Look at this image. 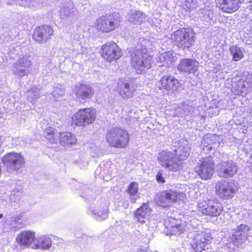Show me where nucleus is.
<instances>
[{
    "mask_svg": "<svg viewBox=\"0 0 252 252\" xmlns=\"http://www.w3.org/2000/svg\"><path fill=\"white\" fill-rule=\"evenodd\" d=\"M218 175L222 178H230L237 172L236 163L230 159H223L217 165Z\"/></svg>",
    "mask_w": 252,
    "mask_h": 252,
    "instance_id": "9b49d317",
    "label": "nucleus"
},
{
    "mask_svg": "<svg viewBox=\"0 0 252 252\" xmlns=\"http://www.w3.org/2000/svg\"><path fill=\"white\" fill-rule=\"evenodd\" d=\"M18 3L24 7H32L34 6V2L31 0H20Z\"/></svg>",
    "mask_w": 252,
    "mask_h": 252,
    "instance_id": "37998d69",
    "label": "nucleus"
},
{
    "mask_svg": "<svg viewBox=\"0 0 252 252\" xmlns=\"http://www.w3.org/2000/svg\"><path fill=\"white\" fill-rule=\"evenodd\" d=\"M190 150V145L187 143L174 150V152L175 153V156L177 158H178L177 160L181 162V161L186 160L189 157Z\"/></svg>",
    "mask_w": 252,
    "mask_h": 252,
    "instance_id": "bb28decb",
    "label": "nucleus"
},
{
    "mask_svg": "<svg viewBox=\"0 0 252 252\" xmlns=\"http://www.w3.org/2000/svg\"><path fill=\"white\" fill-rule=\"evenodd\" d=\"M1 145H2V141L1 139V137H0V147H1Z\"/></svg>",
    "mask_w": 252,
    "mask_h": 252,
    "instance_id": "09e8293b",
    "label": "nucleus"
},
{
    "mask_svg": "<svg viewBox=\"0 0 252 252\" xmlns=\"http://www.w3.org/2000/svg\"><path fill=\"white\" fill-rule=\"evenodd\" d=\"M151 209L147 203H143L142 206L137 209L134 216L136 221L143 224L145 222V219L150 216Z\"/></svg>",
    "mask_w": 252,
    "mask_h": 252,
    "instance_id": "b1692460",
    "label": "nucleus"
},
{
    "mask_svg": "<svg viewBox=\"0 0 252 252\" xmlns=\"http://www.w3.org/2000/svg\"><path fill=\"white\" fill-rule=\"evenodd\" d=\"M74 92L76 97L80 100L87 101L91 99L94 95L93 88L87 84H81L75 86Z\"/></svg>",
    "mask_w": 252,
    "mask_h": 252,
    "instance_id": "6ab92c4d",
    "label": "nucleus"
},
{
    "mask_svg": "<svg viewBox=\"0 0 252 252\" xmlns=\"http://www.w3.org/2000/svg\"><path fill=\"white\" fill-rule=\"evenodd\" d=\"M199 63L195 59L184 58L180 60L177 65L179 71L188 74H193L198 70Z\"/></svg>",
    "mask_w": 252,
    "mask_h": 252,
    "instance_id": "dca6fc26",
    "label": "nucleus"
},
{
    "mask_svg": "<svg viewBox=\"0 0 252 252\" xmlns=\"http://www.w3.org/2000/svg\"><path fill=\"white\" fill-rule=\"evenodd\" d=\"M135 90L136 88L132 83L119 81L117 84L116 91L123 98L132 97Z\"/></svg>",
    "mask_w": 252,
    "mask_h": 252,
    "instance_id": "aec40b11",
    "label": "nucleus"
},
{
    "mask_svg": "<svg viewBox=\"0 0 252 252\" xmlns=\"http://www.w3.org/2000/svg\"><path fill=\"white\" fill-rule=\"evenodd\" d=\"M102 56L108 62L119 59L122 56L121 49L115 42H108L102 47Z\"/></svg>",
    "mask_w": 252,
    "mask_h": 252,
    "instance_id": "4468645a",
    "label": "nucleus"
},
{
    "mask_svg": "<svg viewBox=\"0 0 252 252\" xmlns=\"http://www.w3.org/2000/svg\"><path fill=\"white\" fill-rule=\"evenodd\" d=\"M151 252V251L149 250H146V252Z\"/></svg>",
    "mask_w": 252,
    "mask_h": 252,
    "instance_id": "3c124183",
    "label": "nucleus"
},
{
    "mask_svg": "<svg viewBox=\"0 0 252 252\" xmlns=\"http://www.w3.org/2000/svg\"><path fill=\"white\" fill-rule=\"evenodd\" d=\"M129 140L127 132L120 128H112L106 134V140L112 147L124 148L127 145Z\"/></svg>",
    "mask_w": 252,
    "mask_h": 252,
    "instance_id": "7ed1b4c3",
    "label": "nucleus"
},
{
    "mask_svg": "<svg viewBox=\"0 0 252 252\" xmlns=\"http://www.w3.org/2000/svg\"><path fill=\"white\" fill-rule=\"evenodd\" d=\"M32 64L30 57L23 56L12 64L10 69L12 73L20 79L29 75V68Z\"/></svg>",
    "mask_w": 252,
    "mask_h": 252,
    "instance_id": "423d86ee",
    "label": "nucleus"
},
{
    "mask_svg": "<svg viewBox=\"0 0 252 252\" xmlns=\"http://www.w3.org/2000/svg\"><path fill=\"white\" fill-rule=\"evenodd\" d=\"M197 208L198 212L201 214L210 217L219 216L222 209L220 204L212 199L200 200Z\"/></svg>",
    "mask_w": 252,
    "mask_h": 252,
    "instance_id": "6e6552de",
    "label": "nucleus"
},
{
    "mask_svg": "<svg viewBox=\"0 0 252 252\" xmlns=\"http://www.w3.org/2000/svg\"><path fill=\"white\" fill-rule=\"evenodd\" d=\"M229 50L233 61L238 62L244 57V49L242 47L233 45L230 46Z\"/></svg>",
    "mask_w": 252,
    "mask_h": 252,
    "instance_id": "f704fd0d",
    "label": "nucleus"
},
{
    "mask_svg": "<svg viewBox=\"0 0 252 252\" xmlns=\"http://www.w3.org/2000/svg\"><path fill=\"white\" fill-rule=\"evenodd\" d=\"M156 179L159 183L163 184V183H165L164 179L163 177L162 174L160 172H158L157 174Z\"/></svg>",
    "mask_w": 252,
    "mask_h": 252,
    "instance_id": "a18cd8bd",
    "label": "nucleus"
},
{
    "mask_svg": "<svg viewBox=\"0 0 252 252\" xmlns=\"http://www.w3.org/2000/svg\"><path fill=\"white\" fill-rule=\"evenodd\" d=\"M176 56L172 51L164 52L158 55L157 60L158 62L162 63L161 65L168 66L175 61Z\"/></svg>",
    "mask_w": 252,
    "mask_h": 252,
    "instance_id": "c756f323",
    "label": "nucleus"
},
{
    "mask_svg": "<svg viewBox=\"0 0 252 252\" xmlns=\"http://www.w3.org/2000/svg\"><path fill=\"white\" fill-rule=\"evenodd\" d=\"M2 161L9 172L20 169L25 163L24 158L21 155L15 153L7 154L2 158Z\"/></svg>",
    "mask_w": 252,
    "mask_h": 252,
    "instance_id": "f8f14e48",
    "label": "nucleus"
},
{
    "mask_svg": "<svg viewBox=\"0 0 252 252\" xmlns=\"http://www.w3.org/2000/svg\"><path fill=\"white\" fill-rule=\"evenodd\" d=\"M95 118V110L91 108H87L79 110L73 116L72 120L75 125L84 126L93 123Z\"/></svg>",
    "mask_w": 252,
    "mask_h": 252,
    "instance_id": "1a4fd4ad",
    "label": "nucleus"
},
{
    "mask_svg": "<svg viewBox=\"0 0 252 252\" xmlns=\"http://www.w3.org/2000/svg\"><path fill=\"white\" fill-rule=\"evenodd\" d=\"M9 225L11 228H13L15 229H19L22 227L23 225L22 220L19 216L12 217L10 220Z\"/></svg>",
    "mask_w": 252,
    "mask_h": 252,
    "instance_id": "e433bc0d",
    "label": "nucleus"
},
{
    "mask_svg": "<svg viewBox=\"0 0 252 252\" xmlns=\"http://www.w3.org/2000/svg\"><path fill=\"white\" fill-rule=\"evenodd\" d=\"M136 49L130 55V63L137 74H144L151 67L152 58L148 54V40L139 38Z\"/></svg>",
    "mask_w": 252,
    "mask_h": 252,
    "instance_id": "f257e3e1",
    "label": "nucleus"
},
{
    "mask_svg": "<svg viewBox=\"0 0 252 252\" xmlns=\"http://www.w3.org/2000/svg\"><path fill=\"white\" fill-rule=\"evenodd\" d=\"M183 193L177 192L173 190H169L157 194L155 198L156 204L162 207L172 205V203L184 198Z\"/></svg>",
    "mask_w": 252,
    "mask_h": 252,
    "instance_id": "39448f33",
    "label": "nucleus"
},
{
    "mask_svg": "<svg viewBox=\"0 0 252 252\" xmlns=\"http://www.w3.org/2000/svg\"><path fill=\"white\" fill-rule=\"evenodd\" d=\"M166 228L169 231L167 233L169 235H180L185 230V226L183 223H172Z\"/></svg>",
    "mask_w": 252,
    "mask_h": 252,
    "instance_id": "c9c22d12",
    "label": "nucleus"
},
{
    "mask_svg": "<svg viewBox=\"0 0 252 252\" xmlns=\"http://www.w3.org/2000/svg\"><path fill=\"white\" fill-rule=\"evenodd\" d=\"M138 252H146V250L142 249H139L138 250Z\"/></svg>",
    "mask_w": 252,
    "mask_h": 252,
    "instance_id": "de8ad7c7",
    "label": "nucleus"
},
{
    "mask_svg": "<svg viewBox=\"0 0 252 252\" xmlns=\"http://www.w3.org/2000/svg\"><path fill=\"white\" fill-rule=\"evenodd\" d=\"M195 172L204 180L210 179L214 171V163L210 157L205 158L197 163Z\"/></svg>",
    "mask_w": 252,
    "mask_h": 252,
    "instance_id": "9d476101",
    "label": "nucleus"
},
{
    "mask_svg": "<svg viewBox=\"0 0 252 252\" xmlns=\"http://www.w3.org/2000/svg\"><path fill=\"white\" fill-rule=\"evenodd\" d=\"M216 189L218 195L223 199L233 197L236 192L234 185L225 180H221L217 183Z\"/></svg>",
    "mask_w": 252,
    "mask_h": 252,
    "instance_id": "2eb2a0df",
    "label": "nucleus"
},
{
    "mask_svg": "<svg viewBox=\"0 0 252 252\" xmlns=\"http://www.w3.org/2000/svg\"><path fill=\"white\" fill-rule=\"evenodd\" d=\"M93 217L98 221L106 219L108 216V208L106 205L102 206L101 209L96 206L91 210Z\"/></svg>",
    "mask_w": 252,
    "mask_h": 252,
    "instance_id": "c85d7f7f",
    "label": "nucleus"
},
{
    "mask_svg": "<svg viewBox=\"0 0 252 252\" xmlns=\"http://www.w3.org/2000/svg\"><path fill=\"white\" fill-rule=\"evenodd\" d=\"M23 195L22 191L18 189H14L9 195V200L11 202L19 201Z\"/></svg>",
    "mask_w": 252,
    "mask_h": 252,
    "instance_id": "ea45409f",
    "label": "nucleus"
},
{
    "mask_svg": "<svg viewBox=\"0 0 252 252\" xmlns=\"http://www.w3.org/2000/svg\"><path fill=\"white\" fill-rule=\"evenodd\" d=\"M40 89L37 88H32L29 91L28 95V99L32 104H34L35 100L39 98L40 95L39 93Z\"/></svg>",
    "mask_w": 252,
    "mask_h": 252,
    "instance_id": "4c0bfd02",
    "label": "nucleus"
},
{
    "mask_svg": "<svg viewBox=\"0 0 252 252\" xmlns=\"http://www.w3.org/2000/svg\"><path fill=\"white\" fill-rule=\"evenodd\" d=\"M232 86L236 93L244 95L252 91V81L250 82L248 78L246 80L241 79L237 82H233Z\"/></svg>",
    "mask_w": 252,
    "mask_h": 252,
    "instance_id": "4be33fe9",
    "label": "nucleus"
},
{
    "mask_svg": "<svg viewBox=\"0 0 252 252\" xmlns=\"http://www.w3.org/2000/svg\"><path fill=\"white\" fill-rule=\"evenodd\" d=\"M216 135L210 133L204 135L200 145L204 152L208 153L219 146L220 143L218 141Z\"/></svg>",
    "mask_w": 252,
    "mask_h": 252,
    "instance_id": "412c9836",
    "label": "nucleus"
},
{
    "mask_svg": "<svg viewBox=\"0 0 252 252\" xmlns=\"http://www.w3.org/2000/svg\"><path fill=\"white\" fill-rule=\"evenodd\" d=\"M55 129L52 127H49L46 129L45 132L47 133L46 138L49 140L50 143H55L58 140V134L55 132Z\"/></svg>",
    "mask_w": 252,
    "mask_h": 252,
    "instance_id": "58836bf2",
    "label": "nucleus"
},
{
    "mask_svg": "<svg viewBox=\"0 0 252 252\" xmlns=\"http://www.w3.org/2000/svg\"><path fill=\"white\" fill-rule=\"evenodd\" d=\"M52 246V242L50 238L46 236L35 238L34 243L32 245V248L34 249H49Z\"/></svg>",
    "mask_w": 252,
    "mask_h": 252,
    "instance_id": "a878e982",
    "label": "nucleus"
},
{
    "mask_svg": "<svg viewBox=\"0 0 252 252\" xmlns=\"http://www.w3.org/2000/svg\"><path fill=\"white\" fill-rule=\"evenodd\" d=\"M250 230V229L248 225L245 224L239 225L233 233L234 239L239 243H243L246 241Z\"/></svg>",
    "mask_w": 252,
    "mask_h": 252,
    "instance_id": "393cba45",
    "label": "nucleus"
},
{
    "mask_svg": "<svg viewBox=\"0 0 252 252\" xmlns=\"http://www.w3.org/2000/svg\"><path fill=\"white\" fill-rule=\"evenodd\" d=\"M16 240L21 245L32 248L35 240V234L31 231H23L18 235Z\"/></svg>",
    "mask_w": 252,
    "mask_h": 252,
    "instance_id": "5701e85b",
    "label": "nucleus"
},
{
    "mask_svg": "<svg viewBox=\"0 0 252 252\" xmlns=\"http://www.w3.org/2000/svg\"><path fill=\"white\" fill-rule=\"evenodd\" d=\"M77 9L72 2L64 5L61 8L60 16L63 19L75 17Z\"/></svg>",
    "mask_w": 252,
    "mask_h": 252,
    "instance_id": "cd10ccee",
    "label": "nucleus"
},
{
    "mask_svg": "<svg viewBox=\"0 0 252 252\" xmlns=\"http://www.w3.org/2000/svg\"><path fill=\"white\" fill-rule=\"evenodd\" d=\"M65 92L64 87L61 85H58L54 88V91L52 93L53 96L56 100L61 96H63Z\"/></svg>",
    "mask_w": 252,
    "mask_h": 252,
    "instance_id": "a19ab883",
    "label": "nucleus"
},
{
    "mask_svg": "<svg viewBox=\"0 0 252 252\" xmlns=\"http://www.w3.org/2000/svg\"><path fill=\"white\" fill-rule=\"evenodd\" d=\"M159 85L160 89H164L173 92L179 91L182 88L179 80L171 75H166L162 77L159 82Z\"/></svg>",
    "mask_w": 252,
    "mask_h": 252,
    "instance_id": "a211bd4d",
    "label": "nucleus"
},
{
    "mask_svg": "<svg viewBox=\"0 0 252 252\" xmlns=\"http://www.w3.org/2000/svg\"><path fill=\"white\" fill-rule=\"evenodd\" d=\"M3 217V215L2 214H0V219Z\"/></svg>",
    "mask_w": 252,
    "mask_h": 252,
    "instance_id": "8fccbe9b",
    "label": "nucleus"
},
{
    "mask_svg": "<svg viewBox=\"0 0 252 252\" xmlns=\"http://www.w3.org/2000/svg\"><path fill=\"white\" fill-rule=\"evenodd\" d=\"M185 8L188 11H191L197 7L196 0H186Z\"/></svg>",
    "mask_w": 252,
    "mask_h": 252,
    "instance_id": "79ce46f5",
    "label": "nucleus"
},
{
    "mask_svg": "<svg viewBox=\"0 0 252 252\" xmlns=\"http://www.w3.org/2000/svg\"><path fill=\"white\" fill-rule=\"evenodd\" d=\"M158 163L162 167L172 171L179 170L181 162L177 160L175 154L168 151H162L159 153Z\"/></svg>",
    "mask_w": 252,
    "mask_h": 252,
    "instance_id": "0eeeda50",
    "label": "nucleus"
},
{
    "mask_svg": "<svg viewBox=\"0 0 252 252\" xmlns=\"http://www.w3.org/2000/svg\"><path fill=\"white\" fill-rule=\"evenodd\" d=\"M138 191V184L136 182L131 183L126 190V192L129 196V200L131 203H135L137 199L140 198Z\"/></svg>",
    "mask_w": 252,
    "mask_h": 252,
    "instance_id": "473e14b6",
    "label": "nucleus"
},
{
    "mask_svg": "<svg viewBox=\"0 0 252 252\" xmlns=\"http://www.w3.org/2000/svg\"><path fill=\"white\" fill-rule=\"evenodd\" d=\"M240 0H223L220 4L221 8L223 11L232 13L238 8V1Z\"/></svg>",
    "mask_w": 252,
    "mask_h": 252,
    "instance_id": "2f4dec72",
    "label": "nucleus"
},
{
    "mask_svg": "<svg viewBox=\"0 0 252 252\" xmlns=\"http://www.w3.org/2000/svg\"><path fill=\"white\" fill-rule=\"evenodd\" d=\"M58 138L62 144L72 145L76 142L75 136L68 132H63L59 134Z\"/></svg>",
    "mask_w": 252,
    "mask_h": 252,
    "instance_id": "72a5a7b5",
    "label": "nucleus"
},
{
    "mask_svg": "<svg viewBox=\"0 0 252 252\" xmlns=\"http://www.w3.org/2000/svg\"><path fill=\"white\" fill-rule=\"evenodd\" d=\"M178 112L179 113V115L181 117L186 116L189 113V111H188V108L187 107L179 108L178 110Z\"/></svg>",
    "mask_w": 252,
    "mask_h": 252,
    "instance_id": "c03bdc74",
    "label": "nucleus"
},
{
    "mask_svg": "<svg viewBox=\"0 0 252 252\" xmlns=\"http://www.w3.org/2000/svg\"><path fill=\"white\" fill-rule=\"evenodd\" d=\"M129 22L136 25H140L146 20L145 13L140 11H132L128 18Z\"/></svg>",
    "mask_w": 252,
    "mask_h": 252,
    "instance_id": "7c9ffc66",
    "label": "nucleus"
},
{
    "mask_svg": "<svg viewBox=\"0 0 252 252\" xmlns=\"http://www.w3.org/2000/svg\"><path fill=\"white\" fill-rule=\"evenodd\" d=\"M174 44L183 50L190 47L194 41V33L190 29H180L172 35Z\"/></svg>",
    "mask_w": 252,
    "mask_h": 252,
    "instance_id": "f03ea898",
    "label": "nucleus"
},
{
    "mask_svg": "<svg viewBox=\"0 0 252 252\" xmlns=\"http://www.w3.org/2000/svg\"><path fill=\"white\" fill-rule=\"evenodd\" d=\"M53 32V29L50 26L47 25L39 26L34 30L32 38L37 43H45L50 38Z\"/></svg>",
    "mask_w": 252,
    "mask_h": 252,
    "instance_id": "f3484780",
    "label": "nucleus"
},
{
    "mask_svg": "<svg viewBox=\"0 0 252 252\" xmlns=\"http://www.w3.org/2000/svg\"><path fill=\"white\" fill-rule=\"evenodd\" d=\"M210 233L201 232L194 234V238L191 243V246L195 252H202L205 251L212 240Z\"/></svg>",
    "mask_w": 252,
    "mask_h": 252,
    "instance_id": "ddd939ff",
    "label": "nucleus"
},
{
    "mask_svg": "<svg viewBox=\"0 0 252 252\" xmlns=\"http://www.w3.org/2000/svg\"><path fill=\"white\" fill-rule=\"evenodd\" d=\"M122 21L118 13L106 15L99 18L96 22V28L103 32H110L119 27Z\"/></svg>",
    "mask_w": 252,
    "mask_h": 252,
    "instance_id": "20e7f679",
    "label": "nucleus"
},
{
    "mask_svg": "<svg viewBox=\"0 0 252 252\" xmlns=\"http://www.w3.org/2000/svg\"><path fill=\"white\" fill-rule=\"evenodd\" d=\"M248 167L252 171V155L250 157V158L249 159V161L248 162Z\"/></svg>",
    "mask_w": 252,
    "mask_h": 252,
    "instance_id": "49530a36",
    "label": "nucleus"
}]
</instances>
